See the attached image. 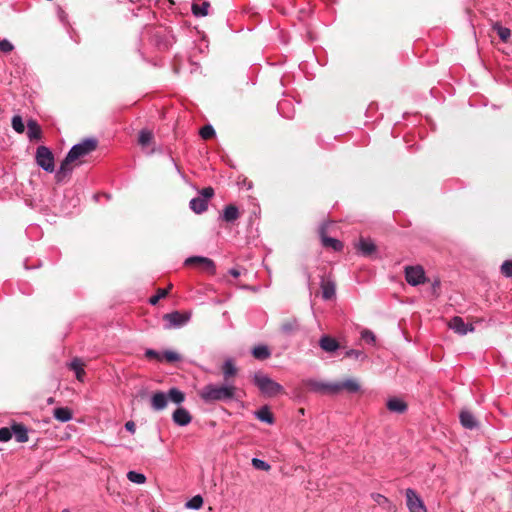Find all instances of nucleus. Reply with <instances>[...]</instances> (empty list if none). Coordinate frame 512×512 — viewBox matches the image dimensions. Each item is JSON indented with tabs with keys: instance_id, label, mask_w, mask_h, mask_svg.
Wrapping results in <instances>:
<instances>
[{
	"instance_id": "obj_1",
	"label": "nucleus",
	"mask_w": 512,
	"mask_h": 512,
	"mask_svg": "<svg viewBox=\"0 0 512 512\" xmlns=\"http://www.w3.org/2000/svg\"><path fill=\"white\" fill-rule=\"evenodd\" d=\"M98 142L94 138H86L80 143H77L71 147L64 160L61 162L58 171L56 172L57 182H62L72 172L73 167L71 164L76 163L79 165L82 163V159L93 151L96 150Z\"/></svg>"
},
{
	"instance_id": "obj_2",
	"label": "nucleus",
	"mask_w": 512,
	"mask_h": 512,
	"mask_svg": "<svg viewBox=\"0 0 512 512\" xmlns=\"http://www.w3.org/2000/svg\"><path fill=\"white\" fill-rule=\"evenodd\" d=\"M198 395L206 404L215 402L227 403L240 399V389L234 382L209 383L199 390Z\"/></svg>"
},
{
	"instance_id": "obj_3",
	"label": "nucleus",
	"mask_w": 512,
	"mask_h": 512,
	"mask_svg": "<svg viewBox=\"0 0 512 512\" xmlns=\"http://www.w3.org/2000/svg\"><path fill=\"white\" fill-rule=\"evenodd\" d=\"M253 383L261 394L266 397H275L283 392V386L261 371L253 375Z\"/></svg>"
},
{
	"instance_id": "obj_4",
	"label": "nucleus",
	"mask_w": 512,
	"mask_h": 512,
	"mask_svg": "<svg viewBox=\"0 0 512 512\" xmlns=\"http://www.w3.org/2000/svg\"><path fill=\"white\" fill-rule=\"evenodd\" d=\"M35 161L44 171L52 173L55 169L54 155L46 146H39L36 149Z\"/></svg>"
},
{
	"instance_id": "obj_5",
	"label": "nucleus",
	"mask_w": 512,
	"mask_h": 512,
	"mask_svg": "<svg viewBox=\"0 0 512 512\" xmlns=\"http://www.w3.org/2000/svg\"><path fill=\"white\" fill-rule=\"evenodd\" d=\"M405 279L411 286H418L426 282V275L421 265L406 266L404 269Z\"/></svg>"
},
{
	"instance_id": "obj_6",
	"label": "nucleus",
	"mask_w": 512,
	"mask_h": 512,
	"mask_svg": "<svg viewBox=\"0 0 512 512\" xmlns=\"http://www.w3.org/2000/svg\"><path fill=\"white\" fill-rule=\"evenodd\" d=\"M405 497L409 512H427L423 500L414 489L407 488L405 491Z\"/></svg>"
},
{
	"instance_id": "obj_7",
	"label": "nucleus",
	"mask_w": 512,
	"mask_h": 512,
	"mask_svg": "<svg viewBox=\"0 0 512 512\" xmlns=\"http://www.w3.org/2000/svg\"><path fill=\"white\" fill-rule=\"evenodd\" d=\"M190 319V315L174 311L163 316L165 329H172L184 326Z\"/></svg>"
},
{
	"instance_id": "obj_8",
	"label": "nucleus",
	"mask_w": 512,
	"mask_h": 512,
	"mask_svg": "<svg viewBox=\"0 0 512 512\" xmlns=\"http://www.w3.org/2000/svg\"><path fill=\"white\" fill-rule=\"evenodd\" d=\"M322 298L324 300H331L335 297L336 294V284L332 276L329 274L327 276H323L320 282Z\"/></svg>"
},
{
	"instance_id": "obj_9",
	"label": "nucleus",
	"mask_w": 512,
	"mask_h": 512,
	"mask_svg": "<svg viewBox=\"0 0 512 512\" xmlns=\"http://www.w3.org/2000/svg\"><path fill=\"white\" fill-rule=\"evenodd\" d=\"M333 394H338L342 390H346L349 393H357L360 390V384L356 379L349 378L342 382H334Z\"/></svg>"
},
{
	"instance_id": "obj_10",
	"label": "nucleus",
	"mask_w": 512,
	"mask_h": 512,
	"mask_svg": "<svg viewBox=\"0 0 512 512\" xmlns=\"http://www.w3.org/2000/svg\"><path fill=\"white\" fill-rule=\"evenodd\" d=\"M449 328L459 335H466L468 332L474 331L472 324H466L464 320L459 316H454L448 324Z\"/></svg>"
},
{
	"instance_id": "obj_11",
	"label": "nucleus",
	"mask_w": 512,
	"mask_h": 512,
	"mask_svg": "<svg viewBox=\"0 0 512 512\" xmlns=\"http://www.w3.org/2000/svg\"><path fill=\"white\" fill-rule=\"evenodd\" d=\"M222 375H223V382H234V378L238 374V368L235 365V362L232 358L226 359L221 367Z\"/></svg>"
},
{
	"instance_id": "obj_12",
	"label": "nucleus",
	"mask_w": 512,
	"mask_h": 512,
	"mask_svg": "<svg viewBox=\"0 0 512 512\" xmlns=\"http://www.w3.org/2000/svg\"><path fill=\"white\" fill-rule=\"evenodd\" d=\"M186 265L199 264L203 267L204 270L214 273L215 272V264L213 260L207 257L202 256H192L186 259Z\"/></svg>"
},
{
	"instance_id": "obj_13",
	"label": "nucleus",
	"mask_w": 512,
	"mask_h": 512,
	"mask_svg": "<svg viewBox=\"0 0 512 512\" xmlns=\"http://www.w3.org/2000/svg\"><path fill=\"white\" fill-rule=\"evenodd\" d=\"M172 419L175 424L183 427L191 423L192 416L187 409L179 407L173 412Z\"/></svg>"
},
{
	"instance_id": "obj_14",
	"label": "nucleus",
	"mask_w": 512,
	"mask_h": 512,
	"mask_svg": "<svg viewBox=\"0 0 512 512\" xmlns=\"http://www.w3.org/2000/svg\"><path fill=\"white\" fill-rule=\"evenodd\" d=\"M319 346L327 353H334L339 349L340 344L335 338L323 335L319 340Z\"/></svg>"
},
{
	"instance_id": "obj_15",
	"label": "nucleus",
	"mask_w": 512,
	"mask_h": 512,
	"mask_svg": "<svg viewBox=\"0 0 512 512\" xmlns=\"http://www.w3.org/2000/svg\"><path fill=\"white\" fill-rule=\"evenodd\" d=\"M168 404V396L166 393L158 391L151 396V407L155 411H161L166 408Z\"/></svg>"
},
{
	"instance_id": "obj_16",
	"label": "nucleus",
	"mask_w": 512,
	"mask_h": 512,
	"mask_svg": "<svg viewBox=\"0 0 512 512\" xmlns=\"http://www.w3.org/2000/svg\"><path fill=\"white\" fill-rule=\"evenodd\" d=\"M370 497L375 502V504L382 509L386 510L387 512H394L395 505L386 496L380 493H371Z\"/></svg>"
},
{
	"instance_id": "obj_17",
	"label": "nucleus",
	"mask_w": 512,
	"mask_h": 512,
	"mask_svg": "<svg viewBox=\"0 0 512 512\" xmlns=\"http://www.w3.org/2000/svg\"><path fill=\"white\" fill-rule=\"evenodd\" d=\"M300 329V323L297 318H290L285 320L281 326L280 331L286 336H291L298 332Z\"/></svg>"
},
{
	"instance_id": "obj_18",
	"label": "nucleus",
	"mask_w": 512,
	"mask_h": 512,
	"mask_svg": "<svg viewBox=\"0 0 512 512\" xmlns=\"http://www.w3.org/2000/svg\"><path fill=\"white\" fill-rule=\"evenodd\" d=\"M460 423L466 429H475L478 427L479 423L475 416L468 410L461 411L460 415Z\"/></svg>"
},
{
	"instance_id": "obj_19",
	"label": "nucleus",
	"mask_w": 512,
	"mask_h": 512,
	"mask_svg": "<svg viewBox=\"0 0 512 512\" xmlns=\"http://www.w3.org/2000/svg\"><path fill=\"white\" fill-rule=\"evenodd\" d=\"M27 137L30 141L40 140L42 138V129L34 119L27 121Z\"/></svg>"
},
{
	"instance_id": "obj_20",
	"label": "nucleus",
	"mask_w": 512,
	"mask_h": 512,
	"mask_svg": "<svg viewBox=\"0 0 512 512\" xmlns=\"http://www.w3.org/2000/svg\"><path fill=\"white\" fill-rule=\"evenodd\" d=\"M321 242L326 248H331L334 251H341L343 249V243L335 238L328 237L325 235L324 228L321 229Z\"/></svg>"
},
{
	"instance_id": "obj_21",
	"label": "nucleus",
	"mask_w": 512,
	"mask_h": 512,
	"mask_svg": "<svg viewBox=\"0 0 512 512\" xmlns=\"http://www.w3.org/2000/svg\"><path fill=\"white\" fill-rule=\"evenodd\" d=\"M356 247L357 250L364 256H369L376 250L374 242L367 238H361Z\"/></svg>"
},
{
	"instance_id": "obj_22",
	"label": "nucleus",
	"mask_w": 512,
	"mask_h": 512,
	"mask_svg": "<svg viewBox=\"0 0 512 512\" xmlns=\"http://www.w3.org/2000/svg\"><path fill=\"white\" fill-rule=\"evenodd\" d=\"M12 435L15 436V439L19 443H25L28 441V430L23 424H13L12 426Z\"/></svg>"
},
{
	"instance_id": "obj_23",
	"label": "nucleus",
	"mask_w": 512,
	"mask_h": 512,
	"mask_svg": "<svg viewBox=\"0 0 512 512\" xmlns=\"http://www.w3.org/2000/svg\"><path fill=\"white\" fill-rule=\"evenodd\" d=\"M387 409L391 412L402 414L407 410V404L399 398H390L387 401Z\"/></svg>"
},
{
	"instance_id": "obj_24",
	"label": "nucleus",
	"mask_w": 512,
	"mask_h": 512,
	"mask_svg": "<svg viewBox=\"0 0 512 512\" xmlns=\"http://www.w3.org/2000/svg\"><path fill=\"white\" fill-rule=\"evenodd\" d=\"M69 368L75 372L78 381L83 382L85 377L84 363L79 358H74L69 363Z\"/></svg>"
},
{
	"instance_id": "obj_25",
	"label": "nucleus",
	"mask_w": 512,
	"mask_h": 512,
	"mask_svg": "<svg viewBox=\"0 0 512 512\" xmlns=\"http://www.w3.org/2000/svg\"><path fill=\"white\" fill-rule=\"evenodd\" d=\"M254 415L261 422H265L270 425L274 423V416L266 405L255 411Z\"/></svg>"
},
{
	"instance_id": "obj_26",
	"label": "nucleus",
	"mask_w": 512,
	"mask_h": 512,
	"mask_svg": "<svg viewBox=\"0 0 512 512\" xmlns=\"http://www.w3.org/2000/svg\"><path fill=\"white\" fill-rule=\"evenodd\" d=\"M189 207L196 214H201L207 210L208 201L206 199H202L201 197H196L190 200Z\"/></svg>"
},
{
	"instance_id": "obj_27",
	"label": "nucleus",
	"mask_w": 512,
	"mask_h": 512,
	"mask_svg": "<svg viewBox=\"0 0 512 512\" xmlns=\"http://www.w3.org/2000/svg\"><path fill=\"white\" fill-rule=\"evenodd\" d=\"M239 218V210L235 205L225 206L222 214V219L226 222L232 223Z\"/></svg>"
},
{
	"instance_id": "obj_28",
	"label": "nucleus",
	"mask_w": 512,
	"mask_h": 512,
	"mask_svg": "<svg viewBox=\"0 0 512 512\" xmlns=\"http://www.w3.org/2000/svg\"><path fill=\"white\" fill-rule=\"evenodd\" d=\"M308 386L311 390H313L315 392H322V393L326 392V393L333 394V389H332L333 383H323V382L310 380L308 382Z\"/></svg>"
},
{
	"instance_id": "obj_29",
	"label": "nucleus",
	"mask_w": 512,
	"mask_h": 512,
	"mask_svg": "<svg viewBox=\"0 0 512 512\" xmlns=\"http://www.w3.org/2000/svg\"><path fill=\"white\" fill-rule=\"evenodd\" d=\"M53 416L60 422H68L72 419V411L68 407H58L53 411Z\"/></svg>"
},
{
	"instance_id": "obj_30",
	"label": "nucleus",
	"mask_w": 512,
	"mask_h": 512,
	"mask_svg": "<svg viewBox=\"0 0 512 512\" xmlns=\"http://www.w3.org/2000/svg\"><path fill=\"white\" fill-rule=\"evenodd\" d=\"M252 355L258 360H266L271 356V351L266 345H257L252 349Z\"/></svg>"
},
{
	"instance_id": "obj_31",
	"label": "nucleus",
	"mask_w": 512,
	"mask_h": 512,
	"mask_svg": "<svg viewBox=\"0 0 512 512\" xmlns=\"http://www.w3.org/2000/svg\"><path fill=\"white\" fill-rule=\"evenodd\" d=\"M166 395L168 396V400L176 404H181L185 400V394L176 387L169 389Z\"/></svg>"
},
{
	"instance_id": "obj_32",
	"label": "nucleus",
	"mask_w": 512,
	"mask_h": 512,
	"mask_svg": "<svg viewBox=\"0 0 512 512\" xmlns=\"http://www.w3.org/2000/svg\"><path fill=\"white\" fill-rule=\"evenodd\" d=\"M210 7L209 2H203L202 4H192V13L196 17H204L208 15V9Z\"/></svg>"
},
{
	"instance_id": "obj_33",
	"label": "nucleus",
	"mask_w": 512,
	"mask_h": 512,
	"mask_svg": "<svg viewBox=\"0 0 512 512\" xmlns=\"http://www.w3.org/2000/svg\"><path fill=\"white\" fill-rule=\"evenodd\" d=\"M127 478L129 481L136 484H144L146 482V476L143 473L136 471H129L127 473Z\"/></svg>"
},
{
	"instance_id": "obj_34",
	"label": "nucleus",
	"mask_w": 512,
	"mask_h": 512,
	"mask_svg": "<svg viewBox=\"0 0 512 512\" xmlns=\"http://www.w3.org/2000/svg\"><path fill=\"white\" fill-rule=\"evenodd\" d=\"M12 128L19 134L25 131V125L20 115H14L12 117Z\"/></svg>"
},
{
	"instance_id": "obj_35",
	"label": "nucleus",
	"mask_w": 512,
	"mask_h": 512,
	"mask_svg": "<svg viewBox=\"0 0 512 512\" xmlns=\"http://www.w3.org/2000/svg\"><path fill=\"white\" fill-rule=\"evenodd\" d=\"M180 359H181L180 355L175 351L167 350L162 353V361H165L168 363H175V362L180 361Z\"/></svg>"
},
{
	"instance_id": "obj_36",
	"label": "nucleus",
	"mask_w": 512,
	"mask_h": 512,
	"mask_svg": "<svg viewBox=\"0 0 512 512\" xmlns=\"http://www.w3.org/2000/svg\"><path fill=\"white\" fill-rule=\"evenodd\" d=\"M494 29L497 31V34H498L499 38L503 42H507L508 41V39L511 36V31H510L509 28H506V27H503V26L497 24V25L494 26Z\"/></svg>"
},
{
	"instance_id": "obj_37",
	"label": "nucleus",
	"mask_w": 512,
	"mask_h": 512,
	"mask_svg": "<svg viewBox=\"0 0 512 512\" xmlns=\"http://www.w3.org/2000/svg\"><path fill=\"white\" fill-rule=\"evenodd\" d=\"M203 505V498L200 495L192 497L187 503L186 507L193 510H198Z\"/></svg>"
},
{
	"instance_id": "obj_38",
	"label": "nucleus",
	"mask_w": 512,
	"mask_h": 512,
	"mask_svg": "<svg viewBox=\"0 0 512 512\" xmlns=\"http://www.w3.org/2000/svg\"><path fill=\"white\" fill-rule=\"evenodd\" d=\"M252 466L257 470L269 471L271 466L264 460L259 458H252Z\"/></svg>"
},
{
	"instance_id": "obj_39",
	"label": "nucleus",
	"mask_w": 512,
	"mask_h": 512,
	"mask_svg": "<svg viewBox=\"0 0 512 512\" xmlns=\"http://www.w3.org/2000/svg\"><path fill=\"white\" fill-rule=\"evenodd\" d=\"M199 134L202 139L208 140L215 135V130L211 125H205L200 129Z\"/></svg>"
},
{
	"instance_id": "obj_40",
	"label": "nucleus",
	"mask_w": 512,
	"mask_h": 512,
	"mask_svg": "<svg viewBox=\"0 0 512 512\" xmlns=\"http://www.w3.org/2000/svg\"><path fill=\"white\" fill-rule=\"evenodd\" d=\"M152 139H153L152 132H150L148 130L140 131V133H139V143L142 146L148 145L152 141Z\"/></svg>"
},
{
	"instance_id": "obj_41",
	"label": "nucleus",
	"mask_w": 512,
	"mask_h": 512,
	"mask_svg": "<svg viewBox=\"0 0 512 512\" xmlns=\"http://www.w3.org/2000/svg\"><path fill=\"white\" fill-rule=\"evenodd\" d=\"M502 275H504L507 278L512 277V260H506L502 263L500 267Z\"/></svg>"
},
{
	"instance_id": "obj_42",
	"label": "nucleus",
	"mask_w": 512,
	"mask_h": 512,
	"mask_svg": "<svg viewBox=\"0 0 512 512\" xmlns=\"http://www.w3.org/2000/svg\"><path fill=\"white\" fill-rule=\"evenodd\" d=\"M168 294V289H159L155 295L150 297L149 303L151 305H156L158 301L164 298Z\"/></svg>"
},
{
	"instance_id": "obj_43",
	"label": "nucleus",
	"mask_w": 512,
	"mask_h": 512,
	"mask_svg": "<svg viewBox=\"0 0 512 512\" xmlns=\"http://www.w3.org/2000/svg\"><path fill=\"white\" fill-rule=\"evenodd\" d=\"M145 357L149 360H156L158 362H162V353L153 349H147L145 351Z\"/></svg>"
},
{
	"instance_id": "obj_44",
	"label": "nucleus",
	"mask_w": 512,
	"mask_h": 512,
	"mask_svg": "<svg viewBox=\"0 0 512 512\" xmlns=\"http://www.w3.org/2000/svg\"><path fill=\"white\" fill-rule=\"evenodd\" d=\"M12 438V427L0 428V442H7Z\"/></svg>"
},
{
	"instance_id": "obj_45",
	"label": "nucleus",
	"mask_w": 512,
	"mask_h": 512,
	"mask_svg": "<svg viewBox=\"0 0 512 512\" xmlns=\"http://www.w3.org/2000/svg\"><path fill=\"white\" fill-rule=\"evenodd\" d=\"M13 49H14V46L9 40H7V39L0 40V52L10 53L13 51Z\"/></svg>"
},
{
	"instance_id": "obj_46",
	"label": "nucleus",
	"mask_w": 512,
	"mask_h": 512,
	"mask_svg": "<svg viewBox=\"0 0 512 512\" xmlns=\"http://www.w3.org/2000/svg\"><path fill=\"white\" fill-rule=\"evenodd\" d=\"M346 358H355V359H359V358H365V354L361 351V350H356V349H349L345 352V355H344Z\"/></svg>"
},
{
	"instance_id": "obj_47",
	"label": "nucleus",
	"mask_w": 512,
	"mask_h": 512,
	"mask_svg": "<svg viewBox=\"0 0 512 512\" xmlns=\"http://www.w3.org/2000/svg\"><path fill=\"white\" fill-rule=\"evenodd\" d=\"M361 338L371 344H374L376 341L374 333L370 330H363L361 332Z\"/></svg>"
},
{
	"instance_id": "obj_48",
	"label": "nucleus",
	"mask_w": 512,
	"mask_h": 512,
	"mask_svg": "<svg viewBox=\"0 0 512 512\" xmlns=\"http://www.w3.org/2000/svg\"><path fill=\"white\" fill-rule=\"evenodd\" d=\"M201 195L203 196V197H201L202 199H206L208 201L209 198L213 197L214 190L212 187L203 188L201 190Z\"/></svg>"
},
{
	"instance_id": "obj_49",
	"label": "nucleus",
	"mask_w": 512,
	"mask_h": 512,
	"mask_svg": "<svg viewBox=\"0 0 512 512\" xmlns=\"http://www.w3.org/2000/svg\"><path fill=\"white\" fill-rule=\"evenodd\" d=\"M125 429L127 431H129L130 433H135V430H136V426H135V423L133 421H128L125 423Z\"/></svg>"
},
{
	"instance_id": "obj_50",
	"label": "nucleus",
	"mask_w": 512,
	"mask_h": 512,
	"mask_svg": "<svg viewBox=\"0 0 512 512\" xmlns=\"http://www.w3.org/2000/svg\"><path fill=\"white\" fill-rule=\"evenodd\" d=\"M228 273H229L231 276H233L234 278H237V277H239V276L241 275L240 270H239V269H237V268H231V269H229Z\"/></svg>"
},
{
	"instance_id": "obj_51",
	"label": "nucleus",
	"mask_w": 512,
	"mask_h": 512,
	"mask_svg": "<svg viewBox=\"0 0 512 512\" xmlns=\"http://www.w3.org/2000/svg\"><path fill=\"white\" fill-rule=\"evenodd\" d=\"M47 403L48 404H53L54 403V398H52V397L48 398Z\"/></svg>"
},
{
	"instance_id": "obj_52",
	"label": "nucleus",
	"mask_w": 512,
	"mask_h": 512,
	"mask_svg": "<svg viewBox=\"0 0 512 512\" xmlns=\"http://www.w3.org/2000/svg\"><path fill=\"white\" fill-rule=\"evenodd\" d=\"M62 512H70V510L64 509V510H62Z\"/></svg>"
}]
</instances>
